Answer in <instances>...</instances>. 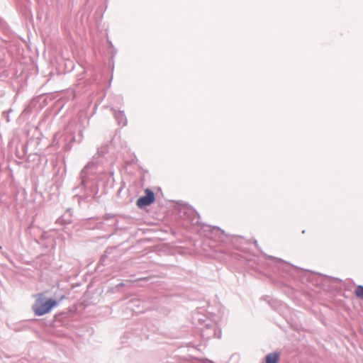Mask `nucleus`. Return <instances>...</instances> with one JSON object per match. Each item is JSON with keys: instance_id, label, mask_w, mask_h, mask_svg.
<instances>
[{"instance_id": "obj_1", "label": "nucleus", "mask_w": 363, "mask_h": 363, "mask_svg": "<svg viewBox=\"0 0 363 363\" xmlns=\"http://www.w3.org/2000/svg\"><path fill=\"white\" fill-rule=\"evenodd\" d=\"M35 301L32 308L35 315H43L50 312L52 308L57 306V302L52 298L46 299L43 294L35 295Z\"/></svg>"}, {"instance_id": "obj_4", "label": "nucleus", "mask_w": 363, "mask_h": 363, "mask_svg": "<svg viewBox=\"0 0 363 363\" xmlns=\"http://www.w3.org/2000/svg\"><path fill=\"white\" fill-rule=\"evenodd\" d=\"M354 294L358 298L363 299V286H358L355 289Z\"/></svg>"}, {"instance_id": "obj_3", "label": "nucleus", "mask_w": 363, "mask_h": 363, "mask_svg": "<svg viewBox=\"0 0 363 363\" xmlns=\"http://www.w3.org/2000/svg\"><path fill=\"white\" fill-rule=\"evenodd\" d=\"M279 360V354L277 352H272L267 355L266 363H278Z\"/></svg>"}, {"instance_id": "obj_2", "label": "nucleus", "mask_w": 363, "mask_h": 363, "mask_svg": "<svg viewBox=\"0 0 363 363\" xmlns=\"http://www.w3.org/2000/svg\"><path fill=\"white\" fill-rule=\"evenodd\" d=\"M145 192L146 195L140 197L137 201V206L140 208L152 204L155 199V194L151 190L147 189Z\"/></svg>"}]
</instances>
